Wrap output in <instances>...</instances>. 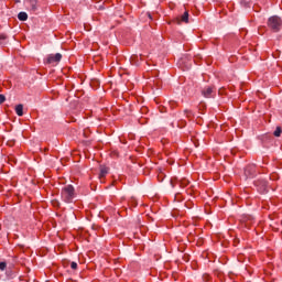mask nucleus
<instances>
[{
  "instance_id": "20",
  "label": "nucleus",
  "mask_w": 282,
  "mask_h": 282,
  "mask_svg": "<svg viewBox=\"0 0 282 282\" xmlns=\"http://www.w3.org/2000/svg\"><path fill=\"white\" fill-rule=\"evenodd\" d=\"M6 102V95H0V105H3Z\"/></svg>"
},
{
  "instance_id": "12",
  "label": "nucleus",
  "mask_w": 282,
  "mask_h": 282,
  "mask_svg": "<svg viewBox=\"0 0 282 282\" xmlns=\"http://www.w3.org/2000/svg\"><path fill=\"white\" fill-rule=\"evenodd\" d=\"M282 133V128L281 127H276L275 131L273 132V135H275V138H280Z\"/></svg>"
},
{
  "instance_id": "18",
  "label": "nucleus",
  "mask_w": 282,
  "mask_h": 282,
  "mask_svg": "<svg viewBox=\"0 0 282 282\" xmlns=\"http://www.w3.org/2000/svg\"><path fill=\"white\" fill-rule=\"evenodd\" d=\"M130 206H138V202L135 199H131L130 203H129Z\"/></svg>"
},
{
  "instance_id": "3",
  "label": "nucleus",
  "mask_w": 282,
  "mask_h": 282,
  "mask_svg": "<svg viewBox=\"0 0 282 282\" xmlns=\"http://www.w3.org/2000/svg\"><path fill=\"white\" fill-rule=\"evenodd\" d=\"M170 182H171L172 188H175V184H178L181 188H186V186L191 184V181H188V178L177 180V177H174Z\"/></svg>"
},
{
  "instance_id": "6",
  "label": "nucleus",
  "mask_w": 282,
  "mask_h": 282,
  "mask_svg": "<svg viewBox=\"0 0 282 282\" xmlns=\"http://www.w3.org/2000/svg\"><path fill=\"white\" fill-rule=\"evenodd\" d=\"M29 10L31 12H36L39 10V1L37 0H28Z\"/></svg>"
},
{
  "instance_id": "8",
  "label": "nucleus",
  "mask_w": 282,
  "mask_h": 282,
  "mask_svg": "<svg viewBox=\"0 0 282 282\" xmlns=\"http://www.w3.org/2000/svg\"><path fill=\"white\" fill-rule=\"evenodd\" d=\"M176 23L177 25H180V23H188V11H185L181 18H177Z\"/></svg>"
},
{
  "instance_id": "16",
  "label": "nucleus",
  "mask_w": 282,
  "mask_h": 282,
  "mask_svg": "<svg viewBox=\"0 0 282 282\" xmlns=\"http://www.w3.org/2000/svg\"><path fill=\"white\" fill-rule=\"evenodd\" d=\"M135 58H138V56H135V55L131 56L130 61H131L132 65H138V62H135Z\"/></svg>"
},
{
  "instance_id": "7",
  "label": "nucleus",
  "mask_w": 282,
  "mask_h": 282,
  "mask_svg": "<svg viewBox=\"0 0 282 282\" xmlns=\"http://www.w3.org/2000/svg\"><path fill=\"white\" fill-rule=\"evenodd\" d=\"M213 87L212 86H207L202 90V94L205 98H213Z\"/></svg>"
},
{
  "instance_id": "13",
  "label": "nucleus",
  "mask_w": 282,
  "mask_h": 282,
  "mask_svg": "<svg viewBox=\"0 0 282 282\" xmlns=\"http://www.w3.org/2000/svg\"><path fill=\"white\" fill-rule=\"evenodd\" d=\"M6 39H8V35L0 33V45H4L6 44Z\"/></svg>"
},
{
  "instance_id": "10",
  "label": "nucleus",
  "mask_w": 282,
  "mask_h": 282,
  "mask_svg": "<svg viewBox=\"0 0 282 282\" xmlns=\"http://www.w3.org/2000/svg\"><path fill=\"white\" fill-rule=\"evenodd\" d=\"M15 113L17 116H23V105L22 104H19L15 106Z\"/></svg>"
},
{
  "instance_id": "21",
  "label": "nucleus",
  "mask_w": 282,
  "mask_h": 282,
  "mask_svg": "<svg viewBox=\"0 0 282 282\" xmlns=\"http://www.w3.org/2000/svg\"><path fill=\"white\" fill-rule=\"evenodd\" d=\"M208 279H210L209 275H207V274L203 275V280H204V281H208Z\"/></svg>"
},
{
  "instance_id": "9",
  "label": "nucleus",
  "mask_w": 282,
  "mask_h": 282,
  "mask_svg": "<svg viewBox=\"0 0 282 282\" xmlns=\"http://www.w3.org/2000/svg\"><path fill=\"white\" fill-rule=\"evenodd\" d=\"M108 173H109V167L100 166L99 180H102L104 177H107Z\"/></svg>"
},
{
  "instance_id": "14",
  "label": "nucleus",
  "mask_w": 282,
  "mask_h": 282,
  "mask_svg": "<svg viewBox=\"0 0 282 282\" xmlns=\"http://www.w3.org/2000/svg\"><path fill=\"white\" fill-rule=\"evenodd\" d=\"M164 177H166V175L164 173L161 172L158 174L159 182H164Z\"/></svg>"
},
{
  "instance_id": "4",
  "label": "nucleus",
  "mask_w": 282,
  "mask_h": 282,
  "mask_svg": "<svg viewBox=\"0 0 282 282\" xmlns=\"http://www.w3.org/2000/svg\"><path fill=\"white\" fill-rule=\"evenodd\" d=\"M63 55L61 53L50 54L46 58L48 65H54V63H61Z\"/></svg>"
},
{
  "instance_id": "15",
  "label": "nucleus",
  "mask_w": 282,
  "mask_h": 282,
  "mask_svg": "<svg viewBox=\"0 0 282 282\" xmlns=\"http://www.w3.org/2000/svg\"><path fill=\"white\" fill-rule=\"evenodd\" d=\"M184 113H185L186 118H193V111L185 110Z\"/></svg>"
},
{
  "instance_id": "22",
  "label": "nucleus",
  "mask_w": 282,
  "mask_h": 282,
  "mask_svg": "<svg viewBox=\"0 0 282 282\" xmlns=\"http://www.w3.org/2000/svg\"><path fill=\"white\" fill-rule=\"evenodd\" d=\"M8 144L9 147H13L14 143L9 141Z\"/></svg>"
},
{
  "instance_id": "5",
  "label": "nucleus",
  "mask_w": 282,
  "mask_h": 282,
  "mask_svg": "<svg viewBox=\"0 0 282 282\" xmlns=\"http://www.w3.org/2000/svg\"><path fill=\"white\" fill-rule=\"evenodd\" d=\"M254 185L262 195L268 193V183L265 181L258 180L256 181Z\"/></svg>"
},
{
  "instance_id": "19",
  "label": "nucleus",
  "mask_w": 282,
  "mask_h": 282,
  "mask_svg": "<svg viewBox=\"0 0 282 282\" xmlns=\"http://www.w3.org/2000/svg\"><path fill=\"white\" fill-rule=\"evenodd\" d=\"M8 268V264L6 262H0V270H6Z\"/></svg>"
},
{
  "instance_id": "2",
  "label": "nucleus",
  "mask_w": 282,
  "mask_h": 282,
  "mask_svg": "<svg viewBox=\"0 0 282 282\" xmlns=\"http://www.w3.org/2000/svg\"><path fill=\"white\" fill-rule=\"evenodd\" d=\"M267 25L272 32H280L282 28V19L278 15H272L268 19Z\"/></svg>"
},
{
  "instance_id": "11",
  "label": "nucleus",
  "mask_w": 282,
  "mask_h": 282,
  "mask_svg": "<svg viewBox=\"0 0 282 282\" xmlns=\"http://www.w3.org/2000/svg\"><path fill=\"white\" fill-rule=\"evenodd\" d=\"M19 21H25L28 19V13L26 12H20L18 14Z\"/></svg>"
},
{
  "instance_id": "17",
  "label": "nucleus",
  "mask_w": 282,
  "mask_h": 282,
  "mask_svg": "<svg viewBox=\"0 0 282 282\" xmlns=\"http://www.w3.org/2000/svg\"><path fill=\"white\" fill-rule=\"evenodd\" d=\"M70 268H72V270H78V263L72 262Z\"/></svg>"
},
{
  "instance_id": "1",
  "label": "nucleus",
  "mask_w": 282,
  "mask_h": 282,
  "mask_svg": "<svg viewBox=\"0 0 282 282\" xmlns=\"http://www.w3.org/2000/svg\"><path fill=\"white\" fill-rule=\"evenodd\" d=\"M62 199L66 204H72L74 202V197L76 195L74 186L73 185H66L62 188Z\"/></svg>"
}]
</instances>
